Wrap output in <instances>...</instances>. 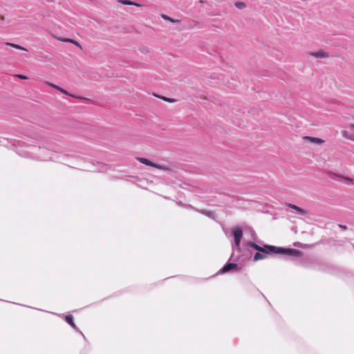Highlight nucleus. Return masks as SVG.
I'll list each match as a JSON object with an SVG mask.
<instances>
[{"label":"nucleus","instance_id":"nucleus-1","mask_svg":"<svg viewBox=\"0 0 354 354\" xmlns=\"http://www.w3.org/2000/svg\"><path fill=\"white\" fill-rule=\"evenodd\" d=\"M245 247L247 248H252L255 250L266 254H279L293 257H301L302 254V252L297 249L285 248L270 245H264L261 247L253 242H248L245 243Z\"/></svg>","mask_w":354,"mask_h":354},{"label":"nucleus","instance_id":"nucleus-2","mask_svg":"<svg viewBox=\"0 0 354 354\" xmlns=\"http://www.w3.org/2000/svg\"><path fill=\"white\" fill-rule=\"evenodd\" d=\"M232 233L234 236L235 248L236 250H239L241 241L243 237V230L240 227H235L232 228Z\"/></svg>","mask_w":354,"mask_h":354},{"label":"nucleus","instance_id":"nucleus-3","mask_svg":"<svg viewBox=\"0 0 354 354\" xmlns=\"http://www.w3.org/2000/svg\"><path fill=\"white\" fill-rule=\"evenodd\" d=\"M238 268V264L236 263H227L218 272L217 274H223L230 272L234 269Z\"/></svg>","mask_w":354,"mask_h":354},{"label":"nucleus","instance_id":"nucleus-4","mask_svg":"<svg viewBox=\"0 0 354 354\" xmlns=\"http://www.w3.org/2000/svg\"><path fill=\"white\" fill-rule=\"evenodd\" d=\"M65 320L73 328H74L75 330L80 332L82 334V335L83 336L84 339H86V337L84 335V334L80 330V329L77 328V326L74 323L73 317L72 315H66L65 317Z\"/></svg>","mask_w":354,"mask_h":354},{"label":"nucleus","instance_id":"nucleus-5","mask_svg":"<svg viewBox=\"0 0 354 354\" xmlns=\"http://www.w3.org/2000/svg\"><path fill=\"white\" fill-rule=\"evenodd\" d=\"M137 160L145 165H148V166H151L153 167H155V168H161V166L158 164H156V163H153L152 162H151L149 160L147 159V158H137Z\"/></svg>","mask_w":354,"mask_h":354},{"label":"nucleus","instance_id":"nucleus-6","mask_svg":"<svg viewBox=\"0 0 354 354\" xmlns=\"http://www.w3.org/2000/svg\"><path fill=\"white\" fill-rule=\"evenodd\" d=\"M288 206L289 207L295 209L297 212V214H299L301 216H304L306 214V212L304 209H302L295 205L289 203V204H288Z\"/></svg>","mask_w":354,"mask_h":354},{"label":"nucleus","instance_id":"nucleus-7","mask_svg":"<svg viewBox=\"0 0 354 354\" xmlns=\"http://www.w3.org/2000/svg\"><path fill=\"white\" fill-rule=\"evenodd\" d=\"M312 55L315 57H318V58H324V57H328V54L326 52L323 51V50H319L318 52L313 53H312Z\"/></svg>","mask_w":354,"mask_h":354},{"label":"nucleus","instance_id":"nucleus-8","mask_svg":"<svg viewBox=\"0 0 354 354\" xmlns=\"http://www.w3.org/2000/svg\"><path fill=\"white\" fill-rule=\"evenodd\" d=\"M304 139L306 140H310V142H315V143H317V144H322L323 143L324 141L321 139V138H314V137H310V136H306L304 138Z\"/></svg>","mask_w":354,"mask_h":354},{"label":"nucleus","instance_id":"nucleus-9","mask_svg":"<svg viewBox=\"0 0 354 354\" xmlns=\"http://www.w3.org/2000/svg\"><path fill=\"white\" fill-rule=\"evenodd\" d=\"M118 2L124 5L136 6L137 7L140 6V4L136 3L129 0H118Z\"/></svg>","mask_w":354,"mask_h":354},{"label":"nucleus","instance_id":"nucleus-10","mask_svg":"<svg viewBox=\"0 0 354 354\" xmlns=\"http://www.w3.org/2000/svg\"><path fill=\"white\" fill-rule=\"evenodd\" d=\"M61 41H64V42L71 43L72 44H74L76 46H78L79 48H82V46L80 45V44L79 42H77L75 39H61Z\"/></svg>","mask_w":354,"mask_h":354},{"label":"nucleus","instance_id":"nucleus-11","mask_svg":"<svg viewBox=\"0 0 354 354\" xmlns=\"http://www.w3.org/2000/svg\"><path fill=\"white\" fill-rule=\"evenodd\" d=\"M266 254H261L260 252H257L254 255V257H253V261H259V260H261V259H263L266 258Z\"/></svg>","mask_w":354,"mask_h":354},{"label":"nucleus","instance_id":"nucleus-12","mask_svg":"<svg viewBox=\"0 0 354 354\" xmlns=\"http://www.w3.org/2000/svg\"><path fill=\"white\" fill-rule=\"evenodd\" d=\"M202 214H204L209 218H212L214 216V213L213 212L207 210V209H201L199 211Z\"/></svg>","mask_w":354,"mask_h":354},{"label":"nucleus","instance_id":"nucleus-13","mask_svg":"<svg viewBox=\"0 0 354 354\" xmlns=\"http://www.w3.org/2000/svg\"><path fill=\"white\" fill-rule=\"evenodd\" d=\"M161 17H162V18H163L164 19L167 20V21H171V22H172V23H178V22L180 21H179V20H178V19H174L171 18L170 17H169V16H167V15H164V14H162V15H161Z\"/></svg>","mask_w":354,"mask_h":354},{"label":"nucleus","instance_id":"nucleus-14","mask_svg":"<svg viewBox=\"0 0 354 354\" xmlns=\"http://www.w3.org/2000/svg\"><path fill=\"white\" fill-rule=\"evenodd\" d=\"M8 45H10L17 49H19V50H26L27 51L28 50L26 48H25L24 47L21 46H19L18 44H10V43H8L7 44Z\"/></svg>","mask_w":354,"mask_h":354},{"label":"nucleus","instance_id":"nucleus-15","mask_svg":"<svg viewBox=\"0 0 354 354\" xmlns=\"http://www.w3.org/2000/svg\"><path fill=\"white\" fill-rule=\"evenodd\" d=\"M342 133L344 137L348 138L352 140H354V136L350 135L348 131H344Z\"/></svg>","mask_w":354,"mask_h":354},{"label":"nucleus","instance_id":"nucleus-16","mask_svg":"<svg viewBox=\"0 0 354 354\" xmlns=\"http://www.w3.org/2000/svg\"><path fill=\"white\" fill-rule=\"evenodd\" d=\"M235 6L239 9H242L245 7V4L243 2H237L236 3Z\"/></svg>","mask_w":354,"mask_h":354},{"label":"nucleus","instance_id":"nucleus-17","mask_svg":"<svg viewBox=\"0 0 354 354\" xmlns=\"http://www.w3.org/2000/svg\"><path fill=\"white\" fill-rule=\"evenodd\" d=\"M160 99H162L164 101H166V102H174L176 101V100L174 99H171V98H169V97H159Z\"/></svg>","mask_w":354,"mask_h":354},{"label":"nucleus","instance_id":"nucleus-18","mask_svg":"<svg viewBox=\"0 0 354 354\" xmlns=\"http://www.w3.org/2000/svg\"><path fill=\"white\" fill-rule=\"evenodd\" d=\"M48 84H49L50 86H52L53 88L57 89L59 91H60L61 89L62 88L59 87V86H57V85H55L54 84H52V83L48 82Z\"/></svg>","mask_w":354,"mask_h":354},{"label":"nucleus","instance_id":"nucleus-19","mask_svg":"<svg viewBox=\"0 0 354 354\" xmlns=\"http://www.w3.org/2000/svg\"><path fill=\"white\" fill-rule=\"evenodd\" d=\"M60 92H61V93H64V94H66V95H70V96H72V97H77V98H78L77 97H75V96H74V95H70V94H69V93H68L66 90H64V88H62V89H61V91H60Z\"/></svg>","mask_w":354,"mask_h":354},{"label":"nucleus","instance_id":"nucleus-20","mask_svg":"<svg viewBox=\"0 0 354 354\" xmlns=\"http://www.w3.org/2000/svg\"><path fill=\"white\" fill-rule=\"evenodd\" d=\"M17 77L20 78L21 80H27L28 77L24 75H17Z\"/></svg>","mask_w":354,"mask_h":354},{"label":"nucleus","instance_id":"nucleus-21","mask_svg":"<svg viewBox=\"0 0 354 354\" xmlns=\"http://www.w3.org/2000/svg\"><path fill=\"white\" fill-rule=\"evenodd\" d=\"M339 227L342 228L343 230H345L346 229V225H339Z\"/></svg>","mask_w":354,"mask_h":354},{"label":"nucleus","instance_id":"nucleus-22","mask_svg":"<svg viewBox=\"0 0 354 354\" xmlns=\"http://www.w3.org/2000/svg\"><path fill=\"white\" fill-rule=\"evenodd\" d=\"M345 180H347V181H351L352 180V179L348 178V177L345 178Z\"/></svg>","mask_w":354,"mask_h":354},{"label":"nucleus","instance_id":"nucleus-23","mask_svg":"<svg viewBox=\"0 0 354 354\" xmlns=\"http://www.w3.org/2000/svg\"><path fill=\"white\" fill-rule=\"evenodd\" d=\"M350 129H352V130H354V124H351L350 126Z\"/></svg>","mask_w":354,"mask_h":354},{"label":"nucleus","instance_id":"nucleus-24","mask_svg":"<svg viewBox=\"0 0 354 354\" xmlns=\"http://www.w3.org/2000/svg\"><path fill=\"white\" fill-rule=\"evenodd\" d=\"M186 207H187V208H193V207H192V205H186Z\"/></svg>","mask_w":354,"mask_h":354},{"label":"nucleus","instance_id":"nucleus-25","mask_svg":"<svg viewBox=\"0 0 354 354\" xmlns=\"http://www.w3.org/2000/svg\"><path fill=\"white\" fill-rule=\"evenodd\" d=\"M293 245H294V246H297V243H295Z\"/></svg>","mask_w":354,"mask_h":354}]
</instances>
